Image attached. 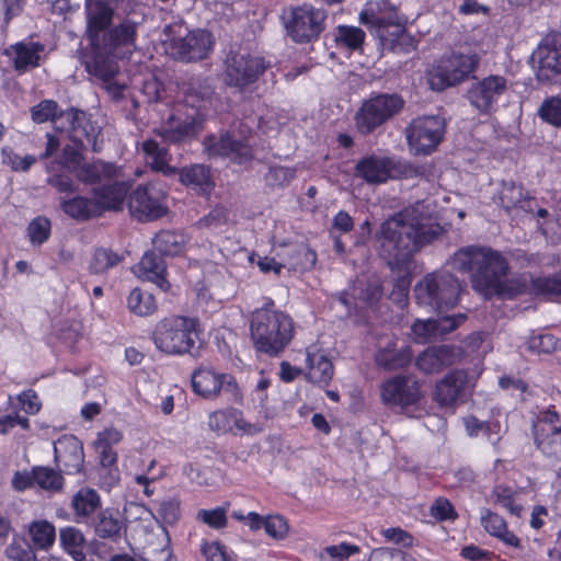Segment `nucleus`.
<instances>
[{"label": "nucleus", "instance_id": "1", "mask_svg": "<svg viewBox=\"0 0 561 561\" xmlns=\"http://www.w3.org/2000/svg\"><path fill=\"white\" fill-rule=\"evenodd\" d=\"M449 263L458 272L471 273L472 288L485 298L497 296L514 299L528 293L561 301V272L550 277L529 279L526 275H519L504 278L510 271L508 262L491 248L463 247L455 252Z\"/></svg>", "mask_w": 561, "mask_h": 561}, {"label": "nucleus", "instance_id": "2", "mask_svg": "<svg viewBox=\"0 0 561 561\" xmlns=\"http://www.w3.org/2000/svg\"><path fill=\"white\" fill-rule=\"evenodd\" d=\"M115 10L107 1L93 0L85 3L84 36L90 47L85 69L104 82L111 81L117 73V50L135 47L138 37L137 23L126 19L112 25Z\"/></svg>", "mask_w": 561, "mask_h": 561}, {"label": "nucleus", "instance_id": "3", "mask_svg": "<svg viewBox=\"0 0 561 561\" xmlns=\"http://www.w3.org/2000/svg\"><path fill=\"white\" fill-rule=\"evenodd\" d=\"M378 254L392 270H410L414 253L421 249V216L403 209L386 219L376 233Z\"/></svg>", "mask_w": 561, "mask_h": 561}, {"label": "nucleus", "instance_id": "4", "mask_svg": "<svg viewBox=\"0 0 561 561\" xmlns=\"http://www.w3.org/2000/svg\"><path fill=\"white\" fill-rule=\"evenodd\" d=\"M249 330L254 351L270 357L279 356L295 337L294 319L270 297L251 311Z\"/></svg>", "mask_w": 561, "mask_h": 561}, {"label": "nucleus", "instance_id": "5", "mask_svg": "<svg viewBox=\"0 0 561 561\" xmlns=\"http://www.w3.org/2000/svg\"><path fill=\"white\" fill-rule=\"evenodd\" d=\"M358 20L383 49L410 53L416 48L417 41L407 31V20L390 0L367 2Z\"/></svg>", "mask_w": 561, "mask_h": 561}, {"label": "nucleus", "instance_id": "6", "mask_svg": "<svg viewBox=\"0 0 561 561\" xmlns=\"http://www.w3.org/2000/svg\"><path fill=\"white\" fill-rule=\"evenodd\" d=\"M481 58L476 53L450 50L435 59L426 71L427 83L433 91L443 92L476 79Z\"/></svg>", "mask_w": 561, "mask_h": 561}, {"label": "nucleus", "instance_id": "7", "mask_svg": "<svg viewBox=\"0 0 561 561\" xmlns=\"http://www.w3.org/2000/svg\"><path fill=\"white\" fill-rule=\"evenodd\" d=\"M404 105L405 101L399 93L371 92L354 113L356 131L364 137L375 134L399 115Z\"/></svg>", "mask_w": 561, "mask_h": 561}, {"label": "nucleus", "instance_id": "8", "mask_svg": "<svg viewBox=\"0 0 561 561\" xmlns=\"http://www.w3.org/2000/svg\"><path fill=\"white\" fill-rule=\"evenodd\" d=\"M197 327L196 318L173 314L159 320L150 337L161 353L175 356L191 354L195 348Z\"/></svg>", "mask_w": 561, "mask_h": 561}, {"label": "nucleus", "instance_id": "9", "mask_svg": "<svg viewBox=\"0 0 561 561\" xmlns=\"http://www.w3.org/2000/svg\"><path fill=\"white\" fill-rule=\"evenodd\" d=\"M286 33L296 44L317 42L325 30L328 12L309 2L291 5L280 15Z\"/></svg>", "mask_w": 561, "mask_h": 561}, {"label": "nucleus", "instance_id": "10", "mask_svg": "<svg viewBox=\"0 0 561 561\" xmlns=\"http://www.w3.org/2000/svg\"><path fill=\"white\" fill-rule=\"evenodd\" d=\"M271 67L272 62L263 56L231 51L225 59L224 82L244 92L256 84Z\"/></svg>", "mask_w": 561, "mask_h": 561}, {"label": "nucleus", "instance_id": "11", "mask_svg": "<svg viewBox=\"0 0 561 561\" xmlns=\"http://www.w3.org/2000/svg\"><path fill=\"white\" fill-rule=\"evenodd\" d=\"M203 127V117L195 104L174 108L168 119L154 130L164 144L181 145L197 136Z\"/></svg>", "mask_w": 561, "mask_h": 561}, {"label": "nucleus", "instance_id": "12", "mask_svg": "<svg viewBox=\"0 0 561 561\" xmlns=\"http://www.w3.org/2000/svg\"><path fill=\"white\" fill-rule=\"evenodd\" d=\"M536 78L541 83H561V33L546 35L531 55Z\"/></svg>", "mask_w": 561, "mask_h": 561}, {"label": "nucleus", "instance_id": "13", "mask_svg": "<svg viewBox=\"0 0 561 561\" xmlns=\"http://www.w3.org/2000/svg\"><path fill=\"white\" fill-rule=\"evenodd\" d=\"M205 152L209 158L228 159L234 164H247L254 158V151L247 138H238L231 131L219 135L209 134L203 140Z\"/></svg>", "mask_w": 561, "mask_h": 561}, {"label": "nucleus", "instance_id": "14", "mask_svg": "<svg viewBox=\"0 0 561 561\" xmlns=\"http://www.w3.org/2000/svg\"><path fill=\"white\" fill-rule=\"evenodd\" d=\"M426 305L434 310L451 309L457 306L461 293V284L449 272L427 274L423 280Z\"/></svg>", "mask_w": 561, "mask_h": 561}, {"label": "nucleus", "instance_id": "15", "mask_svg": "<svg viewBox=\"0 0 561 561\" xmlns=\"http://www.w3.org/2000/svg\"><path fill=\"white\" fill-rule=\"evenodd\" d=\"M135 549L141 561H170L173 556L171 536L165 526L157 525L149 529L139 526L136 529Z\"/></svg>", "mask_w": 561, "mask_h": 561}, {"label": "nucleus", "instance_id": "16", "mask_svg": "<svg viewBox=\"0 0 561 561\" xmlns=\"http://www.w3.org/2000/svg\"><path fill=\"white\" fill-rule=\"evenodd\" d=\"M215 45L214 36L206 30L190 31L183 37H174L169 44L171 55L183 62L201 61L209 56Z\"/></svg>", "mask_w": 561, "mask_h": 561}, {"label": "nucleus", "instance_id": "17", "mask_svg": "<svg viewBox=\"0 0 561 561\" xmlns=\"http://www.w3.org/2000/svg\"><path fill=\"white\" fill-rule=\"evenodd\" d=\"M507 91V80L502 76L491 75L471 83L466 96L480 115H491L499 99Z\"/></svg>", "mask_w": 561, "mask_h": 561}, {"label": "nucleus", "instance_id": "18", "mask_svg": "<svg viewBox=\"0 0 561 561\" xmlns=\"http://www.w3.org/2000/svg\"><path fill=\"white\" fill-rule=\"evenodd\" d=\"M355 175L367 184L379 185L402 174L400 162L392 157L375 153L360 158L354 167Z\"/></svg>", "mask_w": 561, "mask_h": 561}, {"label": "nucleus", "instance_id": "19", "mask_svg": "<svg viewBox=\"0 0 561 561\" xmlns=\"http://www.w3.org/2000/svg\"><path fill=\"white\" fill-rule=\"evenodd\" d=\"M130 213L141 221L157 220L168 213L163 195L153 185H138L128 201Z\"/></svg>", "mask_w": 561, "mask_h": 561}, {"label": "nucleus", "instance_id": "20", "mask_svg": "<svg viewBox=\"0 0 561 561\" xmlns=\"http://www.w3.org/2000/svg\"><path fill=\"white\" fill-rule=\"evenodd\" d=\"M208 426L217 435H255L263 432L262 425L247 422L243 412L236 408L221 409L210 413Z\"/></svg>", "mask_w": 561, "mask_h": 561}, {"label": "nucleus", "instance_id": "21", "mask_svg": "<svg viewBox=\"0 0 561 561\" xmlns=\"http://www.w3.org/2000/svg\"><path fill=\"white\" fill-rule=\"evenodd\" d=\"M374 359L377 367L394 371L407 368L413 359V354L409 345L398 347V339L394 335H385L376 344Z\"/></svg>", "mask_w": 561, "mask_h": 561}, {"label": "nucleus", "instance_id": "22", "mask_svg": "<svg viewBox=\"0 0 561 561\" xmlns=\"http://www.w3.org/2000/svg\"><path fill=\"white\" fill-rule=\"evenodd\" d=\"M129 181L113 179L104 181L103 184L92 187V195L103 216L107 211H121L124 208L125 199L130 192Z\"/></svg>", "mask_w": 561, "mask_h": 561}, {"label": "nucleus", "instance_id": "23", "mask_svg": "<svg viewBox=\"0 0 561 561\" xmlns=\"http://www.w3.org/2000/svg\"><path fill=\"white\" fill-rule=\"evenodd\" d=\"M67 121L66 129L71 133L73 140L81 145L91 146L93 151H99L96 142L101 134V127L93 123L84 111L76 107L68 108Z\"/></svg>", "mask_w": 561, "mask_h": 561}, {"label": "nucleus", "instance_id": "24", "mask_svg": "<svg viewBox=\"0 0 561 561\" xmlns=\"http://www.w3.org/2000/svg\"><path fill=\"white\" fill-rule=\"evenodd\" d=\"M88 525L92 528L98 538L117 543L121 541L125 530V522L119 512L113 508L100 510Z\"/></svg>", "mask_w": 561, "mask_h": 561}, {"label": "nucleus", "instance_id": "25", "mask_svg": "<svg viewBox=\"0 0 561 561\" xmlns=\"http://www.w3.org/2000/svg\"><path fill=\"white\" fill-rule=\"evenodd\" d=\"M54 454L56 463L67 474H77L83 469V446L78 438L71 436L59 439L55 444Z\"/></svg>", "mask_w": 561, "mask_h": 561}, {"label": "nucleus", "instance_id": "26", "mask_svg": "<svg viewBox=\"0 0 561 561\" xmlns=\"http://www.w3.org/2000/svg\"><path fill=\"white\" fill-rule=\"evenodd\" d=\"M448 309L434 310L435 316L423 320V342L426 340H443L457 330L467 320V314H446Z\"/></svg>", "mask_w": 561, "mask_h": 561}, {"label": "nucleus", "instance_id": "27", "mask_svg": "<svg viewBox=\"0 0 561 561\" xmlns=\"http://www.w3.org/2000/svg\"><path fill=\"white\" fill-rule=\"evenodd\" d=\"M122 168L115 162L98 160L91 163L82 162L75 172L77 179L85 185L101 184L104 181L117 179Z\"/></svg>", "mask_w": 561, "mask_h": 561}, {"label": "nucleus", "instance_id": "28", "mask_svg": "<svg viewBox=\"0 0 561 561\" xmlns=\"http://www.w3.org/2000/svg\"><path fill=\"white\" fill-rule=\"evenodd\" d=\"M180 174V182L197 192L199 195H210L215 187L211 180L210 170L203 164H192L178 170Z\"/></svg>", "mask_w": 561, "mask_h": 561}, {"label": "nucleus", "instance_id": "29", "mask_svg": "<svg viewBox=\"0 0 561 561\" xmlns=\"http://www.w3.org/2000/svg\"><path fill=\"white\" fill-rule=\"evenodd\" d=\"M71 507L78 523H85L101 508V496L91 488H81L71 499Z\"/></svg>", "mask_w": 561, "mask_h": 561}, {"label": "nucleus", "instance_id": "30", "mask_svg": "<svg viewBox=\"0 0 561 561\" xmlns=\"http://www.w3.org/2000/svg\"><path fill=\"white\" fill-rule=\"evenodd\" d=\"M138 266L142 277L154 283L162 290H169L167 265L161 255L158 256L154 252L148 251L142 255Z\"/></svg>", "mask_w": 561, "mask_h": 561}, {"label": "nucleus", "instance_id": "31", "mask_svg": "<svg viewBox=\"0 0 561 561\" xmlns=\"http://www.w3.org/2000/svg\"><path fill=\"white\" fill-rule=\"evenodd\" d=\"M62 211L77 221H88L101 217L100 208L94 197L77 195L60 203Z\"/></svg>", "mask_w": 561, "mask_h": 561}, {"label": "nucleus", "instance_id": "32", "mask_svg": "<svg viewBox=\"0 0 561 561\" xmlns=\"http://www.w3.org/2000/svg\"><path fill=\"white\" fill-rule=\"evenodd\" d=\"M533 198L524 194L523 187L514 181H502L499 191V204L507 211L520 208L526 213L533 211Z\"/></svg>", "mask_w": 561, "mask_h": 561}, {"label": "nucleus", "instance_id": "33", "mask_svg": "<svg viewBox=\"0 0 561 561\" xmlns=\"http://www.w3.org/2000/svg\"><path fill=\"white\" fill-rule=\"evenodd\" d=\"M44 45L39 42H18L12 45L14 69L18 72H25L30 68H37L41 61L39 54L44 51Z\"/></svg>", "mask_w": 561, "mask_h": 561}, {"label": "nucleus", "instance_id": "34", "mask_svg": "<svg viewBox=\"0 0 561 561\" xmlns=\"http://www.w3.org/2000/svg\"><path fill=\"white\" fill-rule=\"evenodd\" d=\"M27 534L35 550L49 551L56 541V528L46 519H36L28 524Z\"/></svg>", "mask_w": 561, "mask_h": 561}, {"label": "nucleus", "instance_id": "35", "mask_svg": "<svg viewBox=\"0 0 561 561\" xmlns=\"http://www.w3.org/2000/svg\"><path fill=\"white\" fill-rule=\"evenodd\" d=\"M186 239L182 232L160 230L152 239L153 250L161 256H178L185 248Z\"/></svg>", "mask_w": 561, "mask_h": 561}, {"label": "nucleus", "instance_id": "36", "mask_svg": "<svg viewBox=\"0 0 561 561\" xmlns=\"http://www.w3.org/2000/svg\"><path fill=\"white\" fill-rule=\"evenodd\" d=\"M306 377L311 383L328 386L334 374L333 363L324 355L307 353Z\"/></svg>", "mask_w": 561, "mask_h": 561}, {"label": "nucleus", "instance_id": "37", "mask_svg": "<svg viewBox=\"0 0 561 561\" xmlns=\"http://www.w3.org/2000/svg\"><path fill=\"white\" fill-rule=\"evenodd\" d=\"M142 152L153 171L161 172L164 175H173L178 173V169L170 165L168 162V149L161 147L154 139H147L142 142Z\"/></svg>", "mask_w": 561, "mask_h": 561}, {"label": "nucleus", "instance_id": "38", "mask_svg": "<svg viewBox=\"0 0 561 561\" xmlns=\"http://www.w3.org/2000/svg\"><path fill=\"white\" fill-rule=\"evenodd\" d=\"M333 39L336 47L357 51L364 47L366 33L358 26L339 24L333 28Z\"/></svg>", "mask_w": 561, "mask_h": 561}, {"label": "nucleus", "instance_id": "39", "mask_svg": "<svg viewBox=\"0 0 561 561\" xmlns=\"http://www.w3.org/2000/svg\"><path fill=\"white\" fill-rule=\"evenodd\" d=\"M126 305L128 310L137 317H149L158 310L154 295L141 287H136L129 291Z\"/></svg>", "mask_w": 561, "mask_h": 561}, {"label": "nucleus", "instance_id": "40", "mask_svg": "<svg viewBox=\"0 0 561 561\" xmlns=\"http://www.w3.org/2000/svg\"><path fill=\"white\" fill-rule=\"evenodd\" d=\"M124 260L123 253L115 252L110 248L98 247L93 250L89 261V272L93 275H104L123 263Z\"/></svg>", "mask_w": 561, "mask_h": 561}, {"label": "nucleus", "instance_id": "41", "mask_svg": "<svg viewBox=\"0 0 561 561\" xmlns=\"http://www.w3.org/2000/svg\"><path fill=\"white\" fill-rule=\"evenodd\" d=\"M446 131V121L439 115L423 116V154H431L442 142Z\"/></svg>", "mask_w": 561, "mask_h": 561}, {"label": "nucleus", "instance_id": "42", "mask_svg": "<svg viewBox=\"0 0 561 561\" xmlns=\"http://www.w3.org/2000/svg\"><path fill=\"white\" fill-rule=\"evenodd\" d=\"M420 388H381V400L390 409L405 411L419 400Z\"/></svg>", "mask_w": 561, "mask_h": 561}, {"label": "nucleus", "instance_id": "43", "mask_svg": "<svg viewBox=\"0 0 561 561\" xmlns=\"http://www.w3.org/2000/svg\"><path fill=\"white\" fill-rule=\"evenodd\" d=\"M535 443L541 453L556 460H561V424L559 428L546 427L533 431Z\"/></svg>", "mask_w": 561, "mask_h": 561}, {"label": "nucleus", "instance_id": "44", "mask_svg": "<svg viewBox=\"0 0 561 561\" xmlns=\"http://www.w3.org/2000/svg\"><path fill=\"white\" fill-rule=\"evenodd\" d=\"M484 529L492 536L501 539L504 543L518 548L520 547V540L510 531L506 526L504 518L496 513L490 511L481 517Z\"/></svg>", "mask_w": 561, "mask_h": 561}, {"label": "nucleus", "instance_id": "45", "mask_svg": "<svg viewBox=\"0 0 561 561\" xmlns=\"http://www.w3.org/2000/svg\"><path fill=\"white\" fill-rule=\"evenodd\" d=\"M33 479L35 486L53 493L60 492L65 483L61 471L46 466H34Z\"/></svg>", "mask_w": 561, "mask_h": 561}, {"label": "nucleus", "instance_id": "46", "mask_svg": "<svg viewBox=\"0 0 561 561\" xmlns=\"http://www.w3.org/2000/svg\"><path fill=\"white\" fill-rule=\"evenodd\" d=\"M31 118L35 124H45L47 122L56 123L57 119L66 117L67 110H61L55 100L46 99L32 106Z\"/></svg>", "mask_w": 561, "mask_h": 561}, {"label": "nucleus", "instance_id": "47", "mask_svg": "<svg viewBox=\"0 0 561 561\" xmlns=\"http://www.w3.org/2000/svg\"><path fill=\"white\" fill-rule=\"evenodd\" d=\"M237 386L236 379L229 374H219L209 366L196 368L191 377V386Z\"/></svg>", "mask_w": 561, "mask_h": 561}, {"label": "nucleus", "instance_id": "48", "mask_svg": "<svg viewBox=\"0 0 561 561\" xmlns=\"http://www.w3.org/2000/svg\"><path fill=\"white\" fill-rule=\"evenodd\" d=\"M36 550L23 537L14 536L5 548V557L12 561H39Z\"/></svg>", "mask_w": 561, "mask_h": 561}, {"label": "nucleus", "instance_id": "49", "mask_svg": "<svg viewBox=\"0 0 561 561\" xmlns=\"http://www.w3.org/2000/svg\"><path fill=\"white\" fill-rule=\"evenodd\" d=\"M360 548L350 542H341L323 548L318 553L319 561H348L350 557L358 554Z\"/></svg>", "mask_w": 561, "mask_h": 561}, {"label": "nucleus", "instance_id": "50", "mask_svg": "<svg viewBox=\"0 0 561 561\" xmlns=\"http://www.w3.org/2000/svg\"><path fill=\"white\" fill-rule=\"evenodd\" d=\"M156 519L158 525H175L181 517V503L176 499H167L161 501L156 508Z\"/></svg>", "mask_w": 561, "mask_h": 561}, {"label": "nucleus", "instance_id": "51", "mask_svg": "<svg viewBox=\"0 0 561 561\" xmlns=\"http://www.w3.org/2000/svg\"><path fill=\"white\" fill-rule=\"evenodd\" d=\"M1 158L2 163L14 172H27L37 161V158L32 154L20 156L9 146L1 149Z\"/></svg>", "mask_w": 561, "mask_h": 561}, {"label": "nucleus", "instance_id": "52", "mask_svg": "<svg viewBox=\"0 0 561 561\" xmlns=\"http://www.w3.org/2000/svg\"><path fill=\"white\" fill-rule=\"evenodd\" d=\"M26 232L33 245H42L51 234V222L45 216H37L30 221Z\"/></svg>", "mask_w": 561, "mask_h": 561}, {"label": "nucleus", "instance_id": "53", "mask_svg": "<svg viewBox=\"0 0 561 561\" xmlns=\"http://www.w3.org/2000/svg\"><path fill=\"white\" fill-rule=\"evenodd\" d=\"M59 543L66 554L76 549L87 548V539L83 533L73 526H66L59 529Z\"/></svg>", "mask_w": 561, "mask_h": 561}, {"label": "nucleus", "instance_id": "54", "mask_svg": "<svg viewBox=\"0 0 561 561\" xmlns=\"http://www.w3.org/2000/svg\"><path fill=\"white\" fill-rule=\"evenodd\" d=\"M201 552L205 561H238L237 556L220 541L203 540Z\"/></svg>", "mask_w": 561, "mask_h": 561}, {"label": "nucleus", "instance_id": "55", "mask_svg": "<svg viewBox=\"0 0 561 561\" xmlns=\"http://www.w3.org/2000/svg\"><path fill=\"white\" fill-rule=\"evenodd\" d=\"M450 353L451 348L448 345L433 346L423 351V371L440 368Z\"/></svg>", "mask_w": 561, "mask_h": 561}, {"label": "nucleus", "instance_id": "56", "mask_svg": "<svg viewBox=\"0 0 561 561\" xmlns=\"http://www.w3.org/2000/svg\"><path fill=\"white\" fill-rule=\"evenodd\" d=\"M538 115L543 122L561 128V98L546 99L538 110Z\"/></svg>", "mask_w": 561, "mask_h": 561}, {"label": "nucleus", "instance_id": "57", "mask_svg": "<svg viewBox=\"0 0 561 561\" xmlns=\"http://www.w3.org/2000/svg\"><path fill=\"white\" fill-rule=\"evenodd\" d=\"M263 529L268 537L275 540H284L288 536L289 524L279 514L266 515Z\"/></svg>", "mask_w": 561, "mask_h": 561}, {"label": "nucleus", "instance_id": "58", "mask_svg": "<svg viewBox=\"0 0 561 561\" xmlns=\"http://www.w3.org/2000/svg\"><path fill=\"white\" fill-rule=\"evenodd\" d=\"M434 399L440 407L454 408L466 401L465 388H435Z\"/></svg>", "mask_w": 561, "mask_h": 561}, {"label": "nucleus", "instance_id": "59", "mask_svg": "<svg viewBox=\"0 0 561 561\" xmlns=\"http://www.w3.org/2000/svg\"><path fill=\"white\" fill-rule=\"evenodd\" d=\"M492 495L495 499V503L500 504L502 507L506 508L512 515L519 516L523 506L515 504L514 495L515 492L504 485H496L493 490Z\"/></svg>", "mask_w": 561, "mask_h": 561}, {"label": "nucleus", "instance_id": "60", "mask_svg": "<svg viewBox=\"0 0 561 561\" xmlns=\"http://www.w3.org/2000/svg\"><path fill=\"white\" fill-rule=\"evenodd\" d=\"M197 517L204 524L214 529H222L228 524L227 511L221 506L213 510H201L197 513Z\"/></svg>", "mask_w": 561, "mask_h": 561}, {"label": "nucleus", "instance_id": "61", "mask_svg": "<svg viewBox=\"0 0 561 561\" xmlns=\"http://www.w3.org/2000/svg\"><path fill=\"white\" fill-rule=\"evenodd\" d=\"M229 211L224 206H215L204 217L199 218L197 226L199 228L215 229L221 227L228 221Z\"/></svg>", "mask_w": 561, "mask_h": 561}, {"label": "nucleus", "instance_id": "62", "mask_svg": "<svg viewBox=\"0 0 561 561\" xmlns=\"http://www.w3.org/2000/svg\"><path fill=\"white\" fill-rule=\"evenodd\" d=\"M90 548L92 553H88L85 549H76L68 553L71 557L72 561H94L93 554H95L99 559L105 560L107 554V547L104 542L93 540L90 543Z\"/></svg>", "mask_w": 561, "mask_h": 561}, {"label": "nucleus", "instance_id": "63", "mask_svg": "<svg viewBox=\"0 0 561 561\" xmlns=\"http://www.w3.org/2000/svg\"><path fill=\"white\" fill-rule=\"evenodd\" d=\"M83 160H84V157L80 152V150H78L76 147H73L71 145H66L61 150V154L58 160V163L62 168L75 173L78 170V168L81 165Z\"/></svg>", "mask_w": 561, "mask_h": 561}, {"label": "nucleus", "instance_id": "64", "mask_svg": "<svg viewBox=\"0 0 561 561\" xmlns=\"http://www.w3.org/2000/svg\"><path fill=\"white\" fill-rule=\"evenodd\" d=\"M430 514L435 520H454L457 513L453 504L445 497H437L430 507Z\"/></svg>", "mask_w": 561, "mask_h": 561}]
</instances>
